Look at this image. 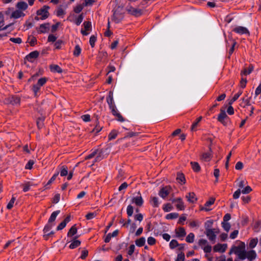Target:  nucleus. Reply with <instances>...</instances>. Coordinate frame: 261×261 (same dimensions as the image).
Masks as SVG:
<instances>
[{
	"label": "nucleus",
	"mask_w": 261,
	"mask_h": 261,
	"mask_svg": "<svg viewBox=\"0 0 261 261\" xmlns=\"http://www.w3.org/2000/svg\"><path fill=\"white\" fill-rule=\"evenodd\" d=\"M49 9V7L45 5L40 9L38 10L36 12L37 16L34 18L35 20H38L40 19L44 20L48 18L49 15V13L48 12Z\"/></svg>",
	"instance_id": "nucleus-1"
},
{
	"label": "nucleus",
	"mask_w": 261,
	"mask_h": 261,
	"mask_svg": "<svg viewBox=\"0 0 261 261\" xmlns=\"http://www.w3.org/2000/svg\"><path fill=\"white\" fill-rule=\"evenodd\" d=\"M245 244L242 243V246L234 247V253L237 254L238 257L242 260H244L246 258V251L245 250Z\"/></svg>",
	"instance_id": "nucleus-2"
},
{
	"label": "nucleus",
	"mask_w": 261,
	"mask_h": 261,
	"mask_svg": "<svg viewBox=\"0 0 261 261\" xmlns=\"http://www.w3.org/2000/svg\"><path fill=\"white\" fill-rule=\"evenodd\" d=\"M123 18V10L122 8L118 7L114 12L112 19L116 23L119 22Z\"/></svg>",
	"instance_id": "nucleus-3"
},
{
	"label": "nucleus",
	"mask_w": 261,
	"mask_h": 261,
	"mask_svg": "<svg viewBox=\"0 0 261 261\" xmlns=\"http://www.w3.org/2000/svg\"><path fill=\"white\" fill-rule=\"evenodd\" d=\"M219 232L218 229H211L209 228H205V233L208 239L211 241H215L216 238V234Z\"/></svg>",
	"instance_id": "nucleus-4"
},
{
	"label": "nucleus",
	"mask_w": 261,
	"mask_h": 261,
	"mask_svg": "<svg viewBox=\"0 0 261 261\" xmlns=\"http://www.w3.org/2000/svg\"><path fill=\"white\" fill-rule=\"evenodd\" d=\"M213 156L212 150L211 146H209L208 152H203L200 156V159L203 162H209L211 161Z\"/></svg>",
	"instance_id": "nucleus-5"
},
{
	"label": "nucleus",
	"mask_w": 261,
	"mask_h": 261,
	"mask_svg": "<svg viewBox=\"0 0 261 261\" xmlns=\"http://www.w3.org/2000/svg\"><path fill=\"white\" fill-rule=\"evenodd\" d=\"M171 187L169 186H166L161 189L159 191V195L163 198H165L170 193Z\"/></svg>",
	"instance_id": "nucleus-6"
},
{
	"label": "nucleus",
	"mask_w": 261,
	"mask_h": 261,
	"mask_svg": "<svg viewBox=\"0 0 261 261\" xmlns=\"http://www.w3.org/2000/svg\"><path fill=\"white\" fill-rule=\"evenodd\" d=\"M127 11L128 13L135 16H139L142 14V12L141 9L133 8L131 6L127 7Z\"/></svg>",
	"instance_id": "nucleus-7"
},
{
	"label": "nucleus",
	"mask_w": 261,
	"mask_h": 261,
	"mask_svg": "<svg viewBox=\"0 0 261 261\" xmlns=\"http://www.w3.org/2000/svg\"><path fill=\"white\" fill-rule=\"evenodd\" d=\"M227 244H217L214 246L213 250L214 252H224L227 248Z\"/></svg>",
	"instance_id": "nucleus-8"
},
{
	"label": "nucleus",
	"mask_w": 261,
	"mask_h": 261,
	"mask_svg": "<svg viewBox=\"0 0 261 261\" xmlns=\"http://www.w3.org/2000/svg\"><path fill=\"white\" fill-rule=\"evenodd\" d=\"M228 116L226 115L224 110L221 109L220 113L218 117V120L222 123L223 125H226L227 123L225 121V119L227 118Z\"/></svg>",
	"instance_id": "nucleus-9"
},
{
	"label": "nucleus",
	"mask_w": 261,
	"mask_h": 261,
	"mask_svg": "<svg viewBox=\"0 0 261 261\" xmlns=\"http://www.w3.org/2000/svg\"><path fill=\"white\" fill-rule=\"evenodd\" d=\"M39 55V51L37 50L33 51L28 55L25 58L29 62H33L34 59H37Z\"/></svg>",
	"instance_id": "nucleus-10"
},
{
	"label": "nucleus",
	"mask_w": 261,
	"mask_h": 261,
	"mask_svg": "<svg viewBox=\"0 0 261 261\" xmlns=\"http://www.w3.org/2000/svg\"><path fill=\"white\" fill-rule=\"evenodd\" d=\"M215 201V198L213 197H211L210 199L206 202L203 206L200 207V210L205 211L206 212L210 211L211 210L210 208H208V207L214 203Z\"/></svg>",
	"instance_id": "nucleus-11"
},
{
	"label": "nucleus",
	"mask_w": 261,
	"mask_h": 261,
	"mask_svg": "<svg viewBox=\"0 0 261 261\" xmlns=\"http://www.w3.org/2000/svg\"><path fill=\"white\" fill-rule=\"evenodd\" d=\"M107 102L110 109L116 106L113 99V93L111 91L109 92L108 96L107 97Z\"/></svg>",
	"instance_id": "nucleus-12"
},
{
	"label": "nucleus",
	"mask_w": 261,
	"mask_h": 261,
	"mask_svg": "<svg viewBox=\"0 0 261 261\" xmlns=\"http://www.w3.org/2000/svg\"><path fill=\"white\" fill-rule=\"evenodd\" d=\"M186 198L187 199V200L189 202L192 203L196 202L197 200L196 195L194 192H189L188 193V194L186 196Z\"/></svg>",
	"instance_id": "nucleus-13"
},
{
	"label": "nucleus",
	"mask_w": 261,
	"mask_h": 261,
	"mask_svg": "<svg viewBox=\"0 0 261 261\" xmlns=\"http://www.w3.org/2000/svg\"><path fill=\"white\" fill-rule=\"evenodd\" d=\"M70 221V216H68L57 227V230H60L65 227L67 223Z\"/></svg>",
	"instance_id": "nucleus-14"
},
{
	"label": "nucleus",
	"mask_w": 261,
	"mask_h": 261,
	"mask_svg": "<svg viewBox=\"0 0 261 261\" xmlns=\"http://www.w3.org/2000/svg\"><path fill=\"white\" fill-rule=\"evenodd\" d=\"M77 238L78 236H75L73 239V240H72L71 243L70 244L69 246L70 249H74L81 245V242L80 240L76 239Z\"/></svg>",
	"instance_id": "nucleus-15"
},
{
	"label": "nucleus",
	"mask_w": 261,
	"mask_h": 261,
	"mask_svg": "<svg viewBox=\"0 0 261 261\" xmlns=\"http://www.w3.org/2000/svg\"><path fill=\"white\" fill-rule=\"evenodd\" d=\"M24 15L25 14L23 12L19 10H16L12 13L10 17L17 19L21 17H23Z\"/></svg>",
	"instance_id": "nucleus-16"
},
{
	"label": "nucleus",
	"mask_w": 261,
	"mask_h": 261,
	"mask_svg": "<svg viewBox=\"0 0 261 261\" xmlns=\"http://www.w3.org/2000/svg\"><path fill=\"white\" fill-rule=\"evenodd\" d=\"M4 17L2 13H0V31L6 30L7 29L9 28H12V24L6 25L5 27L4 26Z\"/></svg>",
	"instance_id": "nucleus-17"
},
{
	"label": "nucleus",
	"mask_w": 261,
	"mask_h": 261,
	"mask_svg": "<svg viewBox=\"0 0 261 261\" xmlns=\"http://www.w3.org/2000/svg\"><path fill=\"white\" fill-rule=\"evenodd\" d=\"M18 10L21 11H24L28 8V4L24 2H19L17 3L16 6Z\"/></svg>",
	"instance_id": "nucleus-18"
},
{
	"label": "nucleus",
	"mask_w": 261,
	"mask_h": 261,
	"mask_svg": "<svg viewBox=\"0 0 261 261\" xmlns=\"http://www.w3.org/2000/svg\"><path fill=\"white\" fill-rule=\"evenodd\" d=\"M246 256L249 260L251 261L256 258V254L254 250H251L246 252Z\"/></svg>",
	"instance_id": "nucleus-19"
},
{
	"label": "nucleus",
	"mask_w": 261,
	"mask_h": 261,
	"mask_svg": "<svg viewBox=\"0 0 261 261\" xmlns=\"http://www.w3.org/2000/svg\"><path fill=\"white\" fill-rule=\"evenodd\" d=\"M253 70V66L252 65H250L248 68H244L241 72V75L242 76L247 75L251 73Z\"/></svg>",
	"instance_id": "nucleus-20"
},
{
	"label": "nucleus",
	"mask_w": 261,
	"mask_h": 261,
	"mask_svg": "<svg viewBox=\"0 0 261 261\" xmlns=\"http://www.w3.org/2000/svg\"><path fill=\"white\" fill-rule=\"evenodd\" d=\"M132 202L135 203L137 205L141 206L143 203V200L141 196L134 197L132 199Z\"/></svg>",
	"instance_id": "nucleus-21"
},
{
	"label": "nucleus",
	"mask_w": 261,
	"mask_h": 261,
	"mask_svg": "<svg viewBox=\"0 0 261 261\" xmlns=\"http://www.w3.org/2000/svg\"><path fill=\"white\" fill-rule=\"evenodd\" d=\"M177 204H176V207L178 210H184L185 209V206L184 202L181 198H177Z\"/></svg>",
	"instance_id": "nucleus-22"
},
{
	"label": "nucleus",
	"mask_w": 261,
	"mask_h": 261,
	"mask_svg": "<svg viewBox=\"0 0 261 261\" xmlns=\"http://www.w3.org/2000/svg\"><path fill=\"white\" fill-rule=\"evenodd\" d=\"M77 230L76 225H73L69 230L67 233V237H71L77 233Z\"/></svg>",
	"instance_id": "nucleus-23"
},
{
	"label": "nucleus",
	"mask_w": 261,
	"mask_h": 261,
	"mask_svg": "<svg viewBox=\"0 0 261 261\" xmlns=\"http://www.w3.org/2000/svg\"><path fill=\"white\" fill-rule=\"evenodd\" d=\"M250 99L251 98H243L242 99V102L240 104V106L243 108H245L246 106H250Z\"/></svg>",
	"instance_id": "nucleus-24"
},
{
	"label": "nucleus",
	"mask_w": 261,
	"mask_h": 261,
	"mask_svg": "<svg viewBox=\"0 0 261 261\" xmlns=\"http://www.w3.org/2000/svg\"><path fill=\"white\" fill-rule=\"evenodd\" d=\"M60 213L59 210L54 212L48 219V223H53L56 220L57 216Z\"/></svg>",
	"instance_id": "nucleus-25"
},
{
	"label": "nucleus",
	"mask_w": 261,
	"mask_h": 261,
	"mask_svg": "<svg viewBox=\"0 0 261 261\" xmlns=\"http://www.w3.org/2000/svg\"><path fill=\"white\" fill-rule=\"evenodd\" d=\"M190 164L191 165L192 168L194 170V171H195L196 172H198L200 171V170H201L200 166L197 162H191L190 163Z\"/></svg>",
	"instance_id": "nucleus-26"
},
{
	"label": "nucleus",
	"mask_w": 261,
	"mask_h": 261,
	"mask_svg": "<svg viewBox=\"0 0 261 261\" xmlns=\"http://www.w3.org/2000/svg\"><path fill=\"white\" fill-rule=\"evenodd\" d=\"M50 70L54 72L62 73V69L58 65H51L50 66Z\"/></svg>",
	"instance_id": "nucleus-27"
},
{
	"label": "nucleus",
	"mask_w": 261,
	"mask_h": 261,
	"mask_svg": "<svg viewBox=\"0 0 261 261\" xmlns=\"http://www.w3.org/2000/svg\"><path fill=\"white\" fill-rule=\"evenodd\" d=\"M176 180L179 182H180L182 184L186 183V178L183 173L178 172L177 174Z\"/></svg>",
	"instance_id": "nucleus-28"
},
{
	"label": "nucleus",
	"mask_w": 261,
	"mask_h": 261,
	"mask_svg": "<svg viewBox=\"0 0 261 261\" xmlns=\"http://www.w3.org/2000/svg\"><path fill=\"white\" fill-rule=\"evenodd\" d=\"M176 234L178 237H183L185 236L186 232L184 228L179 227L178 230H176Z\"/></svg>",
	"instance_id": "nucleus-29"
},
{
	"label": "nucleus",
	"mask_w": 261,
	"mask_h": 261,
	"mask_svg": "<svg viewBox=\"0 0 261 261\" xmlns=\"http://www.w3.org/2000/svg\"><path fill=\"white\" fill-rule=\"evenodd\" d=\"M234 32H236V33H249V30L245 27H236L234 30Z\"/></svg>",
	"instance_id": "nucleus-30"
},
{
	"label": "nucleus",
	"mask_w": 261,
	"mask_h": 261,
	"mask_svg": "<svg viewBox=\"0 0 261 261\" xmlns=\"http://www.w3.org/2000/svg\"><path fill=\"white\" fill-rule=\"evenodd\" d=\"M151 204L154 207H157L159 205V199L156 197H151L150 198Z\"/></svg>",
	"instance_id": "nucleus-31"
},
{
	"label": "nucleus",
	"mask_w": 261,
	"mask_h": 261,
	"mask_svg": "<svg viewBox=\"0 0 261 261\" xmlns=\"http://www.w3.org/2000/svg\"><path fill=\"white\" fill-rule=\"evenodd\" d=\"M49 31H50L49 23H45L40 25V31L41 33H44Z\"/></svg>",
	"instance_id": "nucleus-32"
},
{
	"label": "nucleus",
	"mask_w": 261,
	"mask_h": 261,
	"mask_svg": "<svg viewBox=\"0 0 261 261\" xmlns=\"http://www.w3.org/2000/svg\"><path fill=\"white\" fill-rule=\"evenodd\" d=\"M27 42L30 44L31 46H33L37 43V39L36 37L30 35L28 38Z\"/></svg>",
	"instance_id": "nucleus-33"
},
{
	"label": "nucleus",
	"mask_w": 261,
	"mask_h": 261,
	"mask_svg": "<svg viewBox=\"0 0 261 261\" xmlns=\"http://www.w3.org/2000/svg\"><path fill=\"white\" fill-rule=\"evenodd\" d=\"M136 245L138 247H142L144 245L145 243V239L144 237H141L137 239L135 241Z\"/></svg>",
	"instance_id": "nucleus-34"
},
{
	"label": "nucleus",
	"mask_w": 261,
	"mask_h": 261,
	"mask_svg": "<svg viewBox=\"0 0 261 261\" xmlns=\"http://www.w3.org/2000/svg\"><path fill=\"white\" fill-rule=\"evenodd\" d=\"M81 48L79 45H76L73 52V54L75 57H78L81 53Z\"/></svg>",
	"instance_id": "nucleus-35"
},
{
	"label": "nucleus",
	"mask_w": 261,
	"mask_h": 261,
	"mask_svg": "<svg viewBox=\"0 0 261 261\" xmlns=\"http://www.w3.org/2000/svg\"><path fill=\"white\" fill-rule=\"evenodd\" d=\"M60 175L64 176L68 174V168L65 166H62L60 167Z\"/></svg>",
	"instance_id": "nucleus-36"
},
{
	"label": "nucleus",
	"mask_w": 261,
	"mask_h": 261,
	"mask_svg": "<svg viewBox=\"0 0 261 261\" xmlns=\"http://www.w3.org/2000/svg\"><path fill=\"white\" fill-rule=\"evenodd\" d=\"M84 25L85 30L84 31L82 30L81 33H86V32H87V31H90V29L91 28V23L90 22H89V21L85 22L84 23Z\"/></svg>",
	"instance_id": "nucleus-37"
},
{
	"label": "nucleus",
	"mask_w": 261,
	"mask_h": 261,
	"mask_svg": "<svg viewBox=\"0 0 261 261\" xmlns=\"http://www.w3.org/2000/svg\"><path fill=\"white\" fill-rule=\"evenodd\" d=\"M194 238H195L194 234L193 233L191 232V233H190L187 236V237H186V240L187 242L191 243L194 242Z\"/></svg>",
	"instance_id": "nucleus-38"
},
{
	"label": "nucleus",
	"mask_w": 261,
	"mask_h": 261,
	"mask_svg": "<svg viewBox=\"0 0 261 261\" xmlns=\"http://www.w3.org/2000/svg\"><path fill=\"white\" fill-rule=\"evenodd\" d=\"M59 171H57L53 176L52 177L48 180L47 183L45 185V187L46 189L47 188V186L51 184L56 178L57 176L59 175Z\"/></svg>",
	"instance_id": "nucleus-39"
},
{
	"label": "nucleus",
	"mask_w": 261,
	"mask_h": 261,
	"mask_svg": "<svg viewBox=\"0 0 261 261\" xmlns=\"http://www.w3.org/2000/svg\"><path fill=\"white\" fill-rule=\"evenodd\" d=\"M55 224L54 223H47V224L45 226L44 229H43V232L44 233H47L50 231V230L51 229L53 226H54Z\"/></svg>",
	"instance_id": "nucleus-40"
},
{
	"label": "nucleus",
	"mask_w": 261,
	"mask_h": 261,
	"mask_svg": "<svg viewBox=\"0 0 261 261\" xmlns=\"http://www.w3.org/2000/svg\"><path fill=\"white\" fill-rule=\"evenodd\" d=\"M258 242V239L257 238L252 239L249 243V246L250 248H254Z\"/></svg>",
	"instance_id": "nucleus-41"
},
{
	"label": "nucleus",
	"mask_w": 261,
	"mask_h": 261,
	"mask_svg": "<svg viewBox=\"0 0 261 261\" xmlns=\"http://www.w3.org/2000/svg\"><path fill=\"white\" fill-rule=\"evenodd\" d=\"M97 40V36L93 35L91 36L89 40V43L92 47H94L95 46V43Z\"/></svg>",
	"instance_id": "nucleus-42"
},
{
	"label": "nucleus",
	"mask_w": 261,
	"mask_h": 261,
	"mask_svg": "<svg viewBox=\"0 0 261 261\" xmlns=\"http://www.w3.org/2000/svg\"><path fill=\"white\" fill-rule=\"evenodd\" d=\"M178 216V214L176 213H170L166 216V218L167 219H174L177 218Z\"/></svg>",
	"instance_id": "nucleus-43"
},
{
	"label": "nucleus",
	"mask_w": 261,
	"mask_h": 261,
	"mask_svg": "<svg viewBox=\"0 0 261 261\" xmlns=\"http://www.w3.org/2000/svg\"><path fill=\"white\" fill-rule=\"evenodd\" d=\"M118 135V132L116 130H113L109 135V140H113L116 138Z\"/></svg>",
	"instance_id": "nucleus-44"
},
{
	"label": "nucleus",
	"mask_w": 261,
	"mask_h": 261,
	"mask_svg": "<svg viewBox=\"0 0 261 261\" xmlns=\"http://www.w3.org/2000/svg\"><path fill=\"white\" fill-rule=\"evenodd\" d=\"M179 244L176 240H172L169 244L170 248L172 249L178 246Z\"/></svg>",
	"instance_id": "nucleus-45"
},
{
	"label": "nucleus",
	"mask_w": 261,
	"mask_h": 261,
	"mask_svg": "<svg viewBox=\"0 0 261 261\" xmlns=\"http://www.w3.org/2000/svg\"><path fill=\"white\" fill-rule=\"evenodd\" d=\"M202 117L200 116L198 118H197L196 121L194 122L191 126V130H194L196 127L197 126L198 123L201 120Z\"/></svg>",
	"instance_id": "nucleus-46"
},
{
	"label": "nucleus",
	"mask_w": 261,
	"mask_h": 261,
	"mask_svg": "<svg viewBox=\"0 0 261 261\" xmlns=\"http://www.w3.org/2000/svg\"><path fill=\"white\" fill-rule=\"evenodd\" d=\"M173 208V206L170 203H167L165 204L163 206V210L165 212H168L171 211Z\"/></svg>",
	"instance_id": "nucleus-47"
},
{
	"label": "nucleus",
	"mask_w": 261,
	"mask_h": 261,
	"mask_svg": "<svg viewBox=\"0 0 261 261\" xmlns=\"http://www.w3.org/2000/svg\"><path fill=\"white\" fill-rule=\"evenodd\" d=\"M127 214L128 217H130L133 215L134 212V208L131 205H129L127 207L126 209Z\"/></svg>",
	"instance_id": "nucleus-48"
},
{
	"label": "nucleus",
	"mask_w": 261,
	"mask_h": 261,
	"mask_svg": "<svg viewBox=\"0 0 261 261\" xmlns=\"http://www.w3.org/2000/svg\"><path fill=\"white\" fill-rule=\"evenodd\" d=\"M46 81H47V78L42 77V78L39 79L37 84L38 85H39V86L41 87V86H43L46 83Z\"/></svg>",
	"instance_id": "nucleus-49"
},
{
	"label": "nucleus",
	"mask_w": 261,
	"mask_h": 261,
	"mask_svg": "<svg viewBox=\"0 0 261 261\" xmlns=\"http://www.w3.org/2000/svg\"><path fill=\"white\" fill-rule=\"evenodd\" d=\"M222 226L224 229L227 232L229 231L230 228V224L228 222H222Z\"/></svg>",
	"instance_id": "nucleus-50"
},
{
	"label": "nucleus",
	"mask_w": 261,
	"mask_h": 261,
	"mask_svg": "<svg viewBox=\"0 0 261 261\" xmlns=\"http://www.w3.org/2000/svg\"><path fill=\"white\" fill-rule=\"evenodd\" d=\"M40 86L38 85L37 84L36 85H33L32 90L34 93V95L35 96H37V93L40 90Z\"/></svg>",
	"instance_id": "nucleus-51"
},
{
	"label": "nucleus",
	"mask_w": 261,
	"mask_h": 261,
	"mask_svg": "<svg viewBox=\"0 0 261 261\" xmlns=\"http://www.w3.org/2000/svg\"><path fill=\"white\" fill-rule=\"evenodd\" d=\"M96 215L97 213L96 212L89 213L87 214L85 217L87 220H90L95 218L96 216Z\"/></svg>",
	"instance_id": "nucleus-52"
},
{
	"label": "nucleus",
	"mask_w": 261,
	"mask_h": 261,
	"mask_svg": "<svg viewBox=\"0 0 261 261\" xmlns=\"http://www.w3.org/2000/svg\"><path fill=\"white\" fill-rule=\"evenodd\" d=\"M60 22H57L55 24L53 25L51 27L50 31L52 32H56L58 31V28L60 25Z\"/></svg>",
	"instance_id": "nucleus-53"
},
{
	"label": "nucleus",
	"mask_w": 261,
	"mask_h": 261,
	"mask_svg": "<svg viewBox=\"0 0 261 261\" xmlns=\"http://www.w3.org/2000/svg\"><path fill=\"white\" fill-rule=\"evenodd\" d=\"M15 201V198L14 197H13L9 201V202L8 203L7 206V208L9 210H10L13 206V204L14 203Z\"/></svg>",
	"instance_id": "nucleus-54"
},
{
	"label": "nucleus",
	"mask_w": 261,
	"mask_h": 261,
	"mask_svg": "<svg viewBox=\"0 0 261 261\" xmlns=\"http://www.w3.org/2000/svg\"><path fill=\"white\" fill-rule=\"evenodd\" d=\"M175 261H185V254L181 252L177 255V258Z\"/></svg>",
	"instance_id": "nucleus-55"
},
{
	"label": "nucleus",
	"mask_w": 261,
	"mask_h": 261,
	"mask_svg": "<svg viewBox=\"0 0 261 261\" xmlns=\"http://www.w3.org/2000/svg\"><path fill=\"white\" fill-rule=\"evenodd\" d=\"M65 12L64 10L61 8H58L57 11V15L59 17H62L65 14Z\"/></svg>",
	"instance_id": "nucleus-56"
},
{
	"label": "nucleus",
	"mask_w": 261,
	"mask_h": 261,
	"mask_svg": "<svg viewBox=\"0 0 261 261\" xmlns=\"http://www.w3.org/2000/svg\"><path fill=\"white\" fill-rule=\"evenodd\" d=\"M34 164V162L33 160H30L26 164L25 168L27 169H31L33 167V165Z\"/></svg>",
	"instance_id": "nucleus-57"
},
{
	"label": "nucleus",
	"mask_w": 261,
	"mask_h": 261,
	"mask_svg": "<svg viewBox=\"0 0 261 261\" xmlns=\"http://www.w3.org/2000/svg\"><path fill=\"white\" fill-rule=\"evenodd\" d=\"M84 6H85L84 4L77 5L74 8V12L76 13H80L83 10Z\"/></svg>",
	"instance_id": "nucleus-58"
},
{
	"label": "nucleus",
	"mask_w": 261,
	"mask_h": 261,
	"mask_svg": "<svg viewBox=\"0 0 261 261\" xmlns=\"http://www.w3.org/2000/svg\"><path fill=\"white\" fill-rule=\"evenodd\" d=\"M251 191H252V189H251V187L249 186H247L242 190V193L243 194H246L249 193Z\"/></svg>",
	"instance_id": "nucleus-59"
},
{
	"label": "nucleus",
	"mask_w": 261,
	"mask_h": 261,
	"mask_svg": "<svg viewBox=\"0 0 261 261\" xmlns=\"http://www.w3.org/2000/svg\"><path fill=\"white\" fill-rule=\"evenodd\" d=\"M244 165L242 162H238L236 163L235 166V169L238 170H240L243 169Z\"/></svg>",
	"instance_id": "nucleus-60"
},
{
	"label": "nucleus",
	"mask_w": 261,
	"mask_h": 261,
	"mask_svg": "<svg viewBox=\"0 0 261 261\" xmlns=\"http://www.w3.org/2000/svg\"><path fill=\"white\" fill-rule=\"evenodd\" d=\"M43 121H44V118H38V120L37 121V124L38 127L39 128H41L43 127Z\"/></svg>",
	"instance_id": "nucleus-61"
},
{
	"label": "nucleus",
	"mask_w": 261,
	"mask_h": 261,
	"mask_svg": "<svg viewBox=\"0 0 261 261\" xmlns=\"http://www.w3.org/2000/svg\"><path fill=\"white\" fill-rule=\"evenodd\" d=\"M155 239L152 237H149L147 239V243L150 245H153L154 244H155Z\"/></svg>",
	"instance_id": "nucleus-62"
},
{
	"label": "nucleus",
	"mask_w": 261,
	"mask_h": 261,
	"mask_svg": "<svg viewBox=\"0 0 261 261\" xmlns=\"http://www.w3.org/2000/svg\"><path fill=\"white\" fill-rule=\"evenodd\" d=\"M198 244L202 247L203 246H205L207 245V241L205 239H201L198 241Z\"/></svg>",
	"instance_id": "nucleus-63"
},
{
	"label": "nucleus",
	"mask_w": 261,
	"mask_h": 261,
	"mask_svg": "<svg viewBox=\"0 0 261 261\" xmlns=\"http://www.w3.org/2000/svg\"><path fill=\"white\" fill-rule=\"evenodd\" d=\"M83 20V14L80 15L78 17L75 19V22L77 25H79Z\"/></svg>",
	"instance_id": "nucleus-64"
}]
</instances>
